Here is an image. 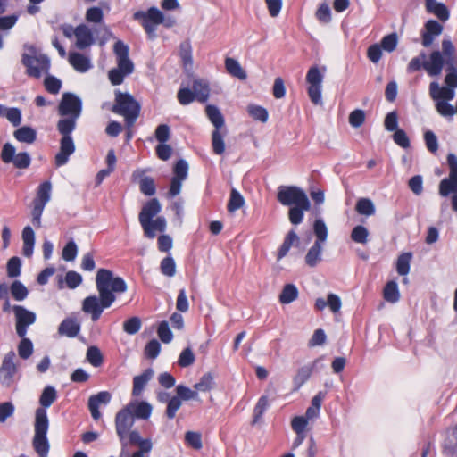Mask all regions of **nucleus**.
<instances>
[{"instance_id": "1", "label": "nucleus", "mask_w": 457, "mask_h": 457, "mask_svg": "<svg viewBox=\"0 0 457 457\" xmlns=\"http://www.w3.org/2000/svg\"><path fill=\"white\" fill-rule=\"evenodd\" d=\"M96 286L99 295H88L82 302V311L89 314L94 322L100 319L104 309L112 305L117 294H123L128 289L121 277L114 276L113 271L104 268L97 270Z\"/></svg>"}, {"instance_id": "2", "label": "nucleus", "mask_w": 457, "mask_h": 457, "mask_svg": "<svg viewBox=\"0 0 457 457\" xmlns=\"http://www.w3.org/2000/svg\"><path fill=\"white\" fill-rule=\"evenodd\" d=\"M57 400V391L53 386H46L39 396L40 406L35 411L34 436L32 445L40 457H46L50 449L47 439L49 419L46 409Z\"/></svg>"}, {"instance_id": "3", "label": "nucleus", "mask_w": 457, "mask_h": 457, "mask_svg": "<svg viewBox=\"0 0 457 457\" xmlns=\"http://www.w3.org/2000/svg\"><path fill=\"white\" fill-rule=\"evenodd\" d=\"M426 58L427 54L423 51L413 57L407 65V73L411 74L423 68L429 76L437 77L441 74L444 66H445V71L457 70L455 55L444 58L439 50H435L430 53L428 61H426Z\"/></svg>"}, {"instance_id": "4", "label": "nucleus", "mask_w": 457, "mask_h": 457, "mask_svg": "<svg viewBox=\"0 0 457 457\" xmlns=\"http://www.w3.org/2000/svg\"><path fill=\"white\" fill-rule=\"evenodd\" d=\"M111 111L124 117L126 127H133L139 117L141 105L129 93L115 90V103Z\"/></svg>"}, {"instance_id": "5", "label": "nucleus", "mask_w": 457, "mask_h": 457, "mask_svg": "<svg viewBox=\"0 0 457 457\" xmlns=\"http://www.w3.org/2000/svg\"><path fill=\"white\" fill-rule=\"evenodd\" d=\"M82 112V100L76 94L65 92L58 105L59 115L64 117L56 125L76 127L77 120Z\"/></svg>"}, {"instance_id": "6", "label": "nucleus", "mask_w": 457, "mask_h": 457, "mask_svg": "<svg viewBox=\"0 0 457 457\" xmlns=\"http://www.w3.org/2000/svg\"><path fill=\"white\" fill-rule=\"evenodd\" d=\"M52 183L46 180L39 184L32 201L31 222L35 228H41V217L46 204L51 200Z\"/></svg>"}, {"instance_id": "7", "label": "nucleus", "mask_w": 457, "mask_h": 457, "mask_svg": "<svg viewBox=\"0 0 457 457\" xmlns=\"http://www.w3.org/2000/svg\"><path fill=\"white\" fill-rule=\"evenodd\" d=\"M57 131L62 135L60 140V150L54 158V163L57 167L65 165L70 156L75 152V144L71 137L76 127L56 125Z\"/></svg>"}, {"instance_id": "8", "label": "nucleus", "mask_w": 457, "mask_h": 457, "mask_svg": "<svg viewBox=\"0 0 457 457\" xmlns=\"http://www.w3.org/2000/svg\"><path fill=\"white\" fill-rule=\"evenodd\" d=\"M133 19L141 22L147 37L154 40L156 37L158 25L163 21V12L156 7H150L146 12H136Z\"/></svg>"}, {"instance_id": "9", "label": "nucleus", "mask_w": 457, "mask_h": 457, "mask_svg": "<svg viewBox=\"0 0 457 457\" xmlns=\"http://www.w3.org/2000/svg\"><path fill=\"white\" fill-rule=\"evenodd\" d=\"M325 72V66L319 68L317 65L311 66L307 71L306 81L309 84L307 92L310 100L314 104L322 103L321 88Z\"/></svg>"}, {"instance_id": "10", "label": "nucleus", "mask_w": 457, "mask_h": 457, "mask_svg": "<svg viewBox=\"0 0 457 457\" xmlns=\"http://www.w3.org/2000/svg\"><path fill=\"white\" fill-rule=\"evenodd\" d=\"M130 407L125 406L116 413L115 429L121 445V455L127 451L129 435L134 425V417L129 411Z\"/></svg>"}, {"instance_id": "11", "label": "nucleus", "mask_w": 457, "mask_h": 457, "mask_svg": "<svg viewBox=\"0 0 457 457\" xmlns=\"http://www.w3.org/2000/svg\"><path fill=\"white\" fill-rule=\"evenodd\" d=\"M0 158L6 164L12 163L19 170L28 169L31 164V156L28 152L16 153V148L11 143H5L1 150Z\"/></svg>"}, {"instance_id": "12", "label": "nucleus", "mask_w": 457, "mask_h": 457, "mask_svg": "<svg viewBox=\"0 0 457 457\" xmlns=\"http://www.w3.org/2000/svg\"><path fill=\"white\" fill-rule=\"evenodd\" d=\"M277 199L282 205L291 207L310 201L305 192L296 186H279Z\"/></svg>"}, {"instance_id": "13", "label": "nucleus", "mask_w": 457, "mask_h": 457, "mask_svg": "<svg viewBox=\"0 0 457 457\" xmlns=\"http://www.w3.org/2000/svg\"><path fill=\"white\" fill-rule=\"evenodd\" d=\"M12 311L14 314L17 336L19 337L27 336L29 326L33 325L37 320V314L23 305L18 304L12 305Z\"/></svg>"}, {"instance_id": "14", "label": "nucleus", "mask_w": 457, "mask_h": 457, "mask_svg": "<svg viewBox=\"0 0 457 457\" xmlns=\"http://www.w3.org/2000/svg\"><path fill=\"white\" fill-rule=\"evenodd\" d=\"M21 62L26 67L27 75L37 79L41 77V70L47 72L50 68V60L46 55H40L37 58L24 53Z\"/></svg>"}, {"instance_id": "15", "label": "nucleus", "mask_w": 457, "mask_h": 457, "mask_svg": "<svg viewBox=\"0 0 457 457\" xmlns=\"http://www.w3.org/2000/svg\"><path fill=\"white\" fill-rule=\"evenodd\" d=\"M15 357V353L13 351H10L3 359L0 367V383L4 386L9 387L12 385L13 377L17 372V367L14 363Z\"/></svg>"}, {"instance_id": "16", "label": "nucleus", "mask_w": 457, "mask_h": 457, "mask_svg": "<svg viewBox=\"0 0 457 457\" xmlns=\"http://www.w3.org/2000/svg\"><path fill=\"white\" fill-rule=\"evenodd\" d=\"M145 170L137 169L132 172L131 179L133 182H138L139 189L142 194L152 196L156 193V186L152 177L145 176Z\"/></svg>"}, {"instance_id": "17", "label": "nucleus", "mask_w": 457, "mask_h": 457, "mask_svg": "<svg viewBox=\"0 0 457 457\" xmlns=\"http://www.w3.org/2000/svg\"><path fill=\"white\" fill-rule=\"evenodd\" d=\"M138 445L139 450L133 453L131 457H144V453H148L153 448V444L149 438H142L137 430L130 431L129 434L128 445Z\"/></svg>"}, {"instance_id": "18", "label": "nucleus", "mask_w": 457, "mask_h": 457, "mask_svg": "<svg viewBox=\"0 0 457 457\" xmlns=\"http://www.w3.org/2000/svg\"><path fill=\"white\" fill-rule=\"evenodd\" d=\"M425 30L421 32L422 46L424 47H429L435 37L439 36L443 32V26L435 20L428 21L424 25Z\"/></svg>"}, {"instance_id": "19", "label": "nucleus", "mask_w": 457, "mask_h": 457, "mask_svg": "<svg viewBox=\"0 0 457 457\" xmlns=\"http://www.w3.org/2000/svg\"><path fill=\"white\" fill-rule=\"evenodd\" d=\"M81 329V324L75 317L65 318L58 327V333L70 338L76 337Z\"/></svg>"}, {"instance_id": "20", "label": "nucleus", "mask_w": 457, "mask_h": 457, "mask_svg": "<svg viewBox=\"0 0 457 457\" xmlns=\"http://www.w3.org/2000/svg\"><path fill=\"white\" fill-rule=\"evenodd\" d=\"M113 52L117 59L118 66L130 70L134 66L133 62L129 57V48L123 41L118 40L114 43Z\"/></svg>"}, {"instance_id": "21", "label": "nucleus", "mask_w": 457, "mask_h": 457, "mask_svg": "<svg viewBox=\"0 0 457 457\" xmlns=\"http://www.w3.org/2000/svg\"><path fill=\"white\" fill-rule=\"evenodd\" d=\"M144 235L147 238H154L156 232H164L166 229V219L163 216H158L155 220L151 219L148 223H140Z\"/></svg>"}, {"instance_id": "22", "label": "nucleus", "mask_w": 457, "mask_h": 457, "mask_svg": "<svg viewBox=\"0 0 457 457\" xmlns=\"http://www.w3.org/2000/svg\"><path fill=\"white\" fill-rule=\"evenodd\" d=\"M76 46L83 50L95 43V38L91 29L85 24H79L76 27Z\"/></svg>"}, {"instance_id": "23", "label": "nucleus", "mask_w": 457, "mask_h": 457, "mask_svg": "<svg viewBox=\"0 0 457 457\" xmlns=\"http://www.w3.org/2000/svg\"><path fill=\"white\" fill-rule=\"evenodd\" d=\"M162 211V205L159 200L155 197L148 200L145 204L142 207L138 220L140 223L145 222V224L154 216H156Z\"/></svg>"}, {"instance_id": "24", "label": "nucleus", "mask_w": 457, "mask_h": 457, "mask_svg": "<svg viewBox=\"0 0 457 457\" xmlns=\"http://www.w3.org/2000/svg\"><path fill=\"white\" fill-rule=\"evenodd\" d=\"M439 195L443 197L453 194L451 197L452 208L457 212V184L451 180L449 177L443 179L439 183Z\"/></svg>"}, {"instance_id": "25", "label": "nucleus", "mask_w": 457, "mask_h": 457, "mask_svg": "<svg viewBox=\"0 0 457 457\" xmlns=\"http://www.w3.org/2000/svg\"><path fill=\"white\" fill-rule=\"evenodd\" d=\"M127 407H130L129 411L134 418L147 420L152 414L153 407L145 401H134L129 403Z\"/></svg>"}, {"instance_id": "26", "label": "nucleus", "mask_w": 457, "mask_h": 457, "mask_svg": "<svg viewBox=\"0 0 457 457\" xmlns=\"http://www.w3.org/2000/svg\"><path fill=\"white\" fill-rule=\"evenodd\" d=\"M68 60L70 64L78 72L84 73L92 68L90 59L80 53L71 52Z\"/></svg>"}, {"instance_id": "27", "label": "nucleus", "mask_w": 457, "mask_h": 457, "mask_svg": "<svg viewBox=\"0 0 457 457\" xmlns=\"http://www.w3.org/2000/svg\"><path fill=\"white\" fill-rule=\"evenodd\" d=\"M154 370L152 368H147L143 371L142 374L134 377L133 378V387H132V395L139 396L144 389L145 388L147 383L154 377Z\"/></svg>"}, {"instance_id": "28", "label": "nucleus", "mask_w": 457, "mask_h": 457, "mask_svg": "<svg viewBox=\"0 0 457 457\" xmlns=\"http://www.w3.org/2000/svg\"><path fill=\"white\" fill-rule=\"evenodd\" d=\"M318 360H315L311 365H304L297 370L293 378L294 391H298L302 386L311 378L313 369L316 367Z\"/></svg>"}, {"instance_id": "29", "label": "nucleus", "mask_w": 457, "mask_h": 457, "mask_svg": "<svg viewBox=\"0 0 457 457\" xmlns=\"http://www.w3.org/2000/svg\"><path fill=\"white\" fill-rule=\"evenodd\" d=\"M13 137L20 143L31 145L36 142L37 133V130L30 126H22L13 132Z\"/></svg>"}, {"instance_id": "30", "label": "nucleus", "mask_w": 457, "mask_h": 457, "mask_svg": "<svg viewBox=\"0 0 457 457\" xmlns=\"http://www.w3.org/2000/svg\"><path fill=\"white\" fill-rule=\"evenodd\" d=\"M311 208L310 201L303 204L292 206L288 211V219L293 225H298L303 222L304 212L309 211Z\"/></svg>"}, {"instance_id": "31", "label": "nucleus", "mask_w": 457, "mask_h": 457, "mask_svg": "<svg viewBox=\"0 0 457 457\" xmlns=\"http://www.w3.org/2000/svg\"><path fill=\"white\" fill-rule=\"evenodd\" d=\"M23 248L22 253L24 256L30 257L33 254L35 245V233L30 226H26L22 230Z\"/></svg>"}, {"instance_id": "32", "label": "nucleus", "mask_w": 457, "mask_h": 457, "mask_svg": "<svg viewBox=\"0 0 457 457\" xmlns=\"http://www.w3.org/2000/svg\"><path fill=\"white\" fill-rule=\"evenodd\" d=\"M298 243H299V237L297 236V234L295 233V231L294 229H291L287 234V236L284 238V241H283L282 245L278 248V255H277L278 261L281 260L282 258H284L287 254V253L289 252L291 246L294 244L297 245Z\"/></svg>"}, {"instance_id": "33", "label": "nucleus", "mask_w": 457, "mask_h": 457, "mask_svg": "<svg viewBox=\"0 0 457 457\" xmlns=\"http://www.w3.org/2000/svg\"><path fill=\"white\" fill-rule=\"evenodd\" d=\"M225 68L231 76L237 78L240 80H245L247 78L245 71L241 67L238 61L234 58H226Z\"/></svg>"}, {"instance_id": "34", "label": "nucleus", "mask_w": 457, "mask_h": 457, "mask_svg": "<svg viewBox=\"0 0 457 457\" xmlns=\"http://www.w3.org/2000/svg\"><path fill=\"white\" fill-rule=\"evenodd\" d=\"M426 9L428 12L435 14L442 21H445L449 19V11L443 3H437L436 0L431 3H426Z\"/></svg>"}, {"instance_id": "35", "label": "nucleus", "mask_w": 457, "mask_h": 457, "mask_svg": "<svg viewBox=\"0 0 457 457\" xmlns=\"http://www.w3.org/2000/svg\"><path fill=\"white\" fill-rule=\"evenodd\" d=\"M322 245L314 242L305 255V263L309 267H315L321 261Z\"/></svg>"}, {"instance_id": "36", "label": "nucleus", "mask_w": 457, "mask_h": 457, "mask_svg": "<svg viewBox=\"0 0 457 457\" xmlns=\"http://www.w3.org/2000/svg\"><path fill=\"white\" fill-rule=\"evenodd\" d=\"M192 88L196 100L201 103H204L208 100L210 95L208 84L204 82L202 79H195L192 84Z\"/></svg>"}, {"instance_id": "37", "label": "nucleus", "mask_w": 457, "mask_h": 457, "mask_svg": "<svg viewBox=\"0 0 457 457\" xmlns=\"http://www.w3.org/2000/svg\"><path fill=\"white\" fill-rule=\"evenodd\" d=\"M205 112L208 119L215 127V129H220L224 126V117L217 106L209 104L206 106Z\"/></svg>"}, {"instance_id": "38", "label": "nucleus", "mask_w": 457, "mask_h": 457, "mask_svg": "<svg viewBox=\"0 0 457 457\" xmlns=\"http://www.w3.org/2000/svg\"><path fill=\"white\" fill-rule=\"evenodd\" d=\"M299 295L298 288L294 284H286L279 295V302L282 304H288L297 299Z\"/></svg>"}, {"instance_id": "39", "label": "nucleus", "mask_w": 457, "mask_h": 457, "mask_svg": "<svg viewBox=\"0 0 457 457\" xmlns=\"http://www.w3.org/2000/svg\"><path fill=\"white\" fill-rule=\"evenodd\" d=\"M9 291L15 301H24L29 295V290L26 286L20 280H14L10 287Z\"/></svg>"}, {"instance_id": "40", "label": "nucleus", "mask_w": 457, "mask_h": 457, "mask_svg": "<svg viewBox=\"0 0 457 457\" xmlns=\"http://www.w3.org/2000/svg\"><path fill=\"white\" fill-rule=\"evenodd\" d=\"M134 66H131L130 70L118 66V68L112 69L108 73V78L113 86L120 85L126 75H129L133 72Z\"/></svg>"}, {"instance_id": "41", "label": "nucleus", "mask_w": 457, "mask_h": 457, "mask_svg": "<svg viewBox=\"0 0 457 457\" xmlns=\"http://www.w3.org/2000/svg\"><path fill=\"white\" fill-rule=\"evenodd\" d=\"M269 406H270V403H269L268 396L262 395L258 399L257 403L255 404V406L253 408V421H252L253 425L258 423L262 420V415L267 411Z\"/></svg>"}, {"instance_id": "42", "label": "nucleus", "mask_w": 457, "mask_h": 457, "mask_svg": "<svg viewBox=\"0 0 457 457\" xmlns=\"http://www.w3.org/2000/svg\"><path fill=\"white\" fill-rule=\"evenodd\" d=\"M383 295L384 299L388 303H395L398 302L400 293L397 283L394 280L388 281L384 287Z\"/></svg>"}, {"instance_id": "43", "label": "nucleus", "mask_w": 457, "mask_h": 457, "mask_svg": "<svg viewBox=\"0 0 457 457\" xmlns=\"http://www.w3.org/2000/svg\"><path fill=\"white\" fill-rule=\"evenodd\" d=\"M412 258V253H403L400 254L396 261V271L401 276H405L410 272L411 268V261Z\"/></svg>"}, {"instance_id": "44", "label": "nucleus", "mask_w": 457, "mask_h": 457, "mask_svg": "<svg viewBox=\"0 0 457 457\" xmlns=\"http://www.w3.org/2000/svg\"><path fill=\"white\" fill-rule=\"evenodd\" d=\"M215 386L214 377L211 372L204 373L197 383L195 384L194 388L200 392H209Z\"/></svg>"}, {"instance_id": "45", "label": "nucleus", "mask_w": 457, "mask_h": 457, "mask_svg": "<svg viewBox=\"0 0 457 457\" xmlns=\"http://www.w3.org/2000/svg\"><path fill=\"white\" fill-rule=\"evenodd\" d=\"M355 210L359 214L370 216L376 212L373 202L369 198H361L357 201Z\"/></svg>"}, {"instance_id": "46", "label": "nucleus", "mask_w": 457, "mask_h": 457, "mask_svg": "<svg viewBox=\"0 0 457 457\" xmlns=\"http://www.w3.org/2000/svg\"><path fill=\"white\" fill-rule=\"evenodd\" d=\"M248 114L255 120H259L261 122H266L269 118V113L266 108L257 105V104H249L247 106Z\"/></svg>"}, {"instance_id": "47", "label": "nucleus", "mask_w": 457, "mask_h": 457, "mask_svg": "<svg viewBox=\"0 0 457 457\" xmlns=\"http://www.w3.org/2000/svg\"><path fill=\"white\" fill-rule=\"evenodd\" d=\"M20 338L21 341L18 345V354L21 359L27 360L33 353V343L29 338L26 337V336Z\"/></svg>"}, {"instance_id": "48", "label": "nucleus", "mask_w": 457, "mask_h": 457, "mask_svg": "<svg viewBox=\"0 0 457 457\" xmlns=\"http://www.w3.org/2000/svg\"><path fill=\"white\" fill-rule=\"evenodd\" d=\"M245 204V199L243 195L235 188L231 190L228 203L227 204V209L229 212H234L237 210L243 207Z\"/></svg>"}, {"instance_id": "49", "label": "nucleus", "mask_w": 457, "mask_h": 457, "mask_svg": "<svg viewBox=\"0 0 457 457\" xmlns=\"http://www.w3.org/2000/svg\"><path fill=\"white\" fill-rule=\"evenodd\" d=\"M313 231L316 236L315 242L322 245L328 237V228L322 219H316L313 223Z\"/></svg>"}, {"instance_id": "50", "label": "nucleus", "mask_w": 457, "mask_h": 457, "mask_svg": "<svg viewBox=\"0 0 457 457\" xmlns=\"http://www.w3.org/2000/svg\"><path fill=\"white\" fill-rule=\"evenodd\" d=\"M176 396L181 401H188L191 399H198V392L197 390H192L191 388L184 386L178 385L176 387Z\"/></svg>"}, {"instance_id": "51", "label": "nucleus", "mask_w": 457, "mask_h": 457, "mask_svg": "<svg viewBox=\"0 0 457 457\" xmlns=\"http://www.w3.org/2000/svg\"><path fill=\"white\" fill-rule=\"evenodd\" d=\"M185 443L195 450L203 447L202 435L199 432L187 431L185 434Z\"/></svg>"}, {"instance_id": "52", "label": "nucleus", "mask_w": 457, "mask_h": 457, "mask_svg": "<svg viewBox=\"0 0 457 457\" xmlns=\"http://www.w3.org/2000/svg\"><path fill=\"white\" fill-rule=\"evenodd\" d=\"M87 359L94 367L101 366L104 361L103 354L97 346H90L87 348Z\"/></svg>"}, {"instance_id": "53", "label": "nucleus", "mask_w": 457, "mask_h": 457, "mask_svg": "<svg viewBox=\"0 0 457 457\" xmlns=\"http://www.w3.org/2000/svg\"><path fill=\"white\" fill-rule=\"evenodd\" d=\"M212 145L214 154H222L225 151V143L223 136L220 132V129H214L212 133Z\"/></svg>"}, {"instance_id": "54", "label": "nucleus", "mask_w": 457, "mask_h": 457, "mask_svg": "<svg viewBox=\"0 0 457 457\" xmlns=\"http://www.w3.org/2000/svg\"><path fill=\"white\" fill-rule=\"evenodd\" d=\"M46 90L53 95L58 94L62 87V80L53 75H47L44 80Z\"/></svg>"}, {"instance_id": "55", "label": "nucleus", "mask_w": 457, "mask_h": 457, "mask_svg": "<svg viewBox=\"0 0 457 457\" xmlns=\"http://www.w3.org/2000/svg\"><path fill=\"white\" fill-rule=\"evenodd\" d=\"M195 361V354L190 347L183 349L178 359V365L181 368H187L194 364Z\"/></svg>"}, {"instance_id": "56", "label": "nucleus", "mask_w": 457, "mask_h": 457, "mask_svg": "<svg viewBox=\"0 0 457 457\" xmlns=\"http://www.w3.org/2000/svg\"><path fill=\"white\" fill-rule=\"evenodd\" d=\"M369 231L362 225L355 226L351 232V238L353 242L365 244L368 240Z\"/></svg>"}, {"instance_id": "57", "label": "nucleus", "mask_w": 457, "mask_h": 457, "mask_svg": "<svg viewBox=\"0 0 457 457\" xmlns=\"http://www.w3.org/2000/svg\"><path fill=\"white\" fill-rule=\"evenodd\" d=\"M161 272L168 277H173L176 273V263L174 259L169 255L163 258L160 265Z\"/></svg>"}, {"instance_id": "58", "label": "nucleus", "mask_w": 457, "mask_h": 457, "mask_svg": "<svg viewBox=\"0 0 457 457\" xmlns=\"http://www.w3.org/2000/svg\"><path fill=\"white\" fill-rule=\"evenodd\" d=\"M173 177L181 180H185L188 175V163L184 159H179L173 167Z\"/></svg>"}, {"instance_id": "59", "label": "nucleus", "mask_w": 457, "mask_h": 457, "mask_svg": "<svg viewBox=\"0 0 457 457\" xmlns=\"http://www.w3.org/2000/svg\"><path fill=\"white\" fill-rule=\"evenodd\" d=\"M21 261L14 256L7 262V275L9 278H17L21 275Z\"/></svg>"}, {"instance_id": "60", "label": "nucleus", "mask_w": 457, "mask_h": 457, "mask_svg": "<svg viewBox=\"0 0 457 457\" xmlns=\"http://www.w3.org/2000/svg\"><path fill=\"white\" fill-rule=\"evenodd\" d=\"M141 320L138 317H131L124 321L123 330L129 335H135L141 328Z\"/></svg>"}, {"instance_id": "61", "label": "nucleus", "mask_w": 457, "mask_h": 457, "mask_svg": "<svg viewBox=\"0 0 457 457\" xmlns=\"http://www.w3.org/2000/svg\"><path fill=\"white\" fill-rule=\"evenodd\" d=\"M161 352V344L157 339H151L145 347V355L152 360L158 357Z\"/></svg>"}, {"instance_id": "62", "label": "nucleus", "mask_w": 457, "mask_h": 457, "mask_svg": "<svg viewBox=\"0 0 457 457\" xmlns=\"http://www.w3.org/2000/svg\"><path fill=\"white\" fill-rule=\"evenodd\" d=\"M78 253V247L74 240H70L62 249V257L66 262L75 260Z\"/></svg>"}, {"instance_id": "63", "label": "nucleus", "mask_w": 457, "mask_h": 457, "mask_svg": "<svg viewBox=\"0 0 457 457\" xmlns=\"http://www.w3.org/2000/svg\"><path fill=\"white\" fill-rule=\"evenodd\" d=\"M448 168H449V178L457 184V156L450 153L446 157Z\"/></svg>"}, {"instance_id": "64", "label": "nucleus", "mask_w": 457, "mask_h": 457, "mask_svg": "<svg viewBox=\"0 0 457 457\" xmlns=\"http://www.w3.org/2000/svg\"><path fill=\"white\" fill-rule=\"evenodd\" d=\"M445 448L452 454L457 452V424L453 428L450 436L445 440Z\"/></svg>"}]
</instances>
